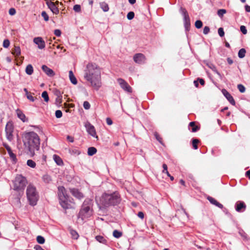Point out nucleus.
Returning <instances> with one entry per match:
<instances>
[{
  "label": "nucleus",
  "instance_id": "28",
  "mask_svg": "<svg viewBox=\"0 0 250 250\" xmlns=\"http://www.w3.org/2000/svg\"><path fill=\"white\" fill-rule=\"evenodd\" d=\"M97 152V149L94 147H90L88 148L87 154L89 156H92Z\"/></svg>",
  "mask_w": 250,
  "mask_h": 250
},
{
  "label": "nucleus",
  "instance_id": "5",
  "mask_svg": "<svg viewBox=\"0 0 250 250\" xmlns=\"http://www.w3.org/2000/svg\"><path fill=\"white\" fill-rule=\"evenodd\" d=\"M92 214L91 203L89 200H85L82 206L81 209L78 214V218H81L82 220L90 217Z\"/></svg>",
  "mask_w": 250,
  "mask_h": 250
},
{
  "label": "nucleus",
  "instance_id": "57",
  "mask_svg": "<svg viewBox=\"0 0 250 250\" xmlns=\"http://www.w3.org/2000/svg\"><path fill=\"white\" fill-rule=\"evenodd\" d=\"M54 34L57 36L60 37L61 35V31L59 29H56L54 30Z\"/></svg>",
  "mask_w": 250,
  "mask_h": 250
},
{
  "label": "nucleus",
  "instance_id": "21",
  "mask_svg": "<svg viewBox=\"0 0 250 250\" xmlns=\"http://www.w3.org/2000/svg\"><path fill=\"white\" fill-rule=\"evenodd\" d=\"M12 53L16 57H19L21 53V48L20 46H15L13 49H12Z\"/></svg>",
  "mask_w": 250,
  "mask_h": 250
},
{
  "label": "nucleus",
  "instance_id": "51",
  "mask_svg": "<svg viewBox=\"0 0 250 250\" xmlns=\"http://www.w3.org/2000/svg\"><path fill=\"white\" fill-rule=\"evenodd\" d=\"M218 33L219 36L221 37H223L225 35L224 29L223 28L220 27L218 30Z\"/></svg>",
  "mask_w": 250,
  "mask_h": 250
},
{
  "label": "nucleus",
  "instance_id": "37",
  "mask_svg": "<svg viewBox=\"0 0 250 250\" xmlns=\"http://www.w3.org/2000/svg\"><path fill=\"white\" fill-rule=\"evenodd\" d=\"M37 241L39 244H43L45 242V239L43 237L39 235L37 237Z\"/></svg>",
  "mask_w": 250,
  "mask_h": 250
},
{
  "label": "nucleus",
  "instance_id": "50",
  "mask_svg": "<svg viewBox=\"0 0 250 250\" xmlns=\"http://www.w3.org/2000/svg\"><path fill=\"white\" fill-rule=\"evenodd\" d=\"M62 112L60 110H57L55 112V116L57 118H60L62 117Z\"/></svg>",
  "mask_w": 250,
  "mask_h": 250
},
{
  "label": "nucleus",
  "instance_id": "14",
  "mask_svg": "<svg viewBox=\"0 0 250 250\" xmlns=\"http://www.w3.org/2000/svg\"><path fill=\"white\" fill-rule=\"evenodd\" d=\"M70 192L73 196L79 200H81L84 197L83 194L77 188H70Z\"/></svg>",
  "mask_w": 250,
  "mask_h": 250
},
{
  "label": "nucleus",
  "instance_id": "9",
  "mask_svg": "<svg viewBox=\"0 0 250 250\" xmlns=\"http://www.w3.org/2000/svg\"><path fill=\"white\" fill-rule=\"evenodd\" d=\"M117 82L121 88L125 91L129 93L132 92L131 87L124 79L122 78H119L117 79Z\"/></svg>",
  "mask_w": 250,
  "mask_h": 250
},
{
  "label": "nucleus",
  "instance_id": "39",
  "mask_svg": "<svg viewBox=\"0 0 250 250\" xmlns=\"http://www.w3.org/2000/svg\"><path fill=\"white\" fill-rule=\"evenodd\" d=\"M195 26L197 29L201 28L203 26V23L201 21L197 20L195 21Z\"/></svg>",
  "mask_w": 250,
  "mask_h": 250
},
{
  "label": "nucleus",
  "instance_id": "20",
  "mask_svg": "<svg viewBox=\"0 0 250 250\" xmlns=\"http://www.w3.org/2000/svg\"><path fill=\"white\" fill-rule=\"evenodd\" d=\"M207 199L210 202L211 204L215 205L219 208H223V205L217 202V200H216L214 198L210 196H208L207 197Z\"/></svg>",
  "mask_w": 250,
  "mask_h": 250
},
{
  "label": "nucleus",
  "instance_id": "4",
  "mask_svg": "<svg viewBox=\"0 0 250 250\" xmlns=\"http://www.w3.org/2000/svg\"><path fill=\"white\" fill-rule=\"evenodd\" d=\"M26 193L29 204L33 206H35L39 198L36 187L29 184L27 187Z\"/></svg>",
  "mask_w": 250,
  "mask_h": 250
},
{
  "label": "nucleus",
  "instance_id": "43",
  "mask_svg": "<svg viewBox=\"0 0 250 250\" xmlns=\"http://www.w3.org/2000/svg\"><path fill=\"white\" fill-rule=\"evenodd\" d=\"M237 88L239 91L241 93H244L246 90L245 86L241 84H238L237 85Z\"/></svg>",
  "mask_w": 250,
  "mask_h": 250
},
{
  "label": "nucleus",
  "instance_id": "6",
  "mask_svg": "<svg viewBox=\"0 0 250 250\" xmlns=\"http://www.w3.org/2000/svg\"><path fill=\"white\" fill-rule=\"evenodd\" d=\"M27 184L26 177L21 174H17L13 181V189L18 192H23Z\"/></svg>",
  "mask_w": 250,
  "mask_h": 250
},
{
  "label": "nucleus",
  "instance_id": "60",
  "mask_svg": "<svg viewBox=\"0 0 250 250\" xmlns=\"http://www.w3.org/2000/svg\"><path fill=\"white\" fill-rule=\"evenodd\" d=\"M106 122L108 125H111L113 123L112 120L110 118H107L106 119Z\"/></svg>",
  "mask_w": 250,
  "mask_h": 250
},
{
  "label": "nucleus",
  "instance_id": "40",
  "mask_svg": "<svg viewBox=\"0 0 250 250\" xmlns=\"http://www.w3.org/2000/svg\"><path fill=\"white\" fill-rule=\"evenodd\" d=\"M42 16L43 17L44 20L45 21H47L49 20V16L45 11H42L41 14Z\"/></svg>",
  "mask_w": 250,
  "mask_h": 250
},
{
  "label": "nucleus",
  "instance_id": "42",
  "mask_svg": "<svg viewBox=\"0 0 250 250\" xmlns=\"http://www.w3.org/2000/svg\"><path fill=\"white\" fill-rule=\"evenodd\" d=\"M226 12L227 11L225 9H219L217 12V14L219 17H222L224 15V14L226 13Z\"/></svg>",
  "mask_w": 250,
  "mask_h": 250
},
{
  "label": "nucleus",
  "instance_id": "62",
  "mask_svg": "<svg viewBox=\"0 0 250 250\" xmlns=\"http://www.w3.org/2000/svg\"><path fill=\"white\" fill-rule=\"evenodd\" d=\"M4 146H5V148L6 149V150H7V152H10V151H12V150H11V149L10 147L8 145H6V144H4Z\"/></svg>",
  "mask_w": 250,
  "mask_h": 250
},
{
  "label": "nucleus",
  "instance_id": "18",
  "mask_svg": "<svg viewBox=\"0 0 250 250\" xmlns=\"http://www.w3.org/2000/svg\"><path fill=\"white\" fill-rule=\"evenodd\" d=\"M246 206L245 204L242 201H238L235 204V209L237 212H242L245 210Z\"/></svg>",
  "mask_w": 250,
  "mask_h": 250
},
{
  "label": "nucleus",
  "instance_id": "61",
  "mask_svg": "<svg viewBox=\"0 0 250 250\" xmlns=\"http://www.w3.org/2000/svg\"><path fill=\"white\" fill-rule=\"evenodd\" d=\"M34 249L36 250H43L41 246H40V245H35L34 246Z\"/></svg>",
  "mask_w": 250,
  "mask_h": 250
},
{
  "label": "nucleus",
  "instance_id": "11",
  "mask_svg": "<svg viewBox=\"0 0 250 250\" xmlns=\"http://www.w3.org/2000/svg\"><path fill=\"white\" fill-rule=\"evenodd\" d=\"M53 93L56 97L55 100L56 104L58 106H61V104L62 102V93L57 89H55L53 91Z\"/></svg>",
  "mask_w": 250,
  "mask_h": 250
},
{
  "label": "nucleus",
  "instance_id": "2",
  "mask_svg": "<svg viewBox=\"0 0 250 250\" xmlns=\"http://www.w3.org/2000/svg\"><path fill=\"white\" fill-rule=\"evenodd\" d=\"M22 141L25 149L32 156L35 151L40 148V139L39 135L33 131L25 132L22 135Z\"/></svg>",
  "mask_w": 250,
  "mask_h": 250
},
{
  "label": "nucleus",
  "instance_id": "3",
  "mask_svg": "<svg viewBox=\"0 0 250 250\" xmlns=\"http://www.w3.org/2000/svg\"><path fill=\"white\" fill-rule=\"evenodd\" d=\"M120 196L117 192H114L110 194L104 193L100 199L99 205L100 208H104L110 206L117 205L120 203Z\"/></svg>",
  "mask_w": 250,
  "mask_h": 250
},
{
  "label": "nucleus",
  "instance_id": "59",
  "mask_svg": "<svg viewBox=\"0 0 250 250\" xmlns=\"http://www.w3.org/2000/svg\"><path fill=\"white\" fill-rule=\"evenodd\" d=\"M138 216L141 218V219H143L144 218V214L143 212L142 211H139L138 213V214H137Z\"/></svg>",
  "mask_w": 250,
  "mask_h": 250
},
{
  "label": "nucleus",
  "instance_id": "44",
  "mask_svg": "<svg viewBox=\"0 0 250 250\" xmlns=\"http://www.w3.org/2000/svg\"><path fill=\"white\" fill-rule=\"evenodd\" d=\"M198 143H199V140L198 139H195L192 140L193 147L195 149H197L198 148L197 144Z\"/></svg>",
  "mask_w": 250,
  "mask_h": 250
},
{
  "label": "nucleus",
  "instance_id": "46",
  "mask_svg": "<svg viewBox=\"0 0 250 250\" xmlns=\"http://www.w3.org/2000/svg\"><path fill=\"white\" fill-rule=\"evenodd\" d=\"M10 45V41L8 39H5L3 42V46L4 48H8Z\"/></svg>",
  "mask_w": 250,
  "mask_h": 250
},
{
  "label": "nucleus",
  "instance_id": "53",
  "mask_svg": "<svg viewBox=\"0 0 250 250\" xmlns=\"http://www.w3.org/2000/svg\"><path fill=\"white\" fill-rule=\"evenodd\" d=\"M12 133L13 132H6V136H7V138L9 141H11L12 140V139H13Z\"/></svg>",
  "mask_w": 250,
  "mask_h": 250
},
{
  "label": "nucleus",
  "instance_id": "16",
  "mask_svg": "<svg viewBox=\"0 0 250 250\" xmlns=\"http://www.w3.org/2000/svg\"><path fill=\"white\" fill-rule=\"evenodd\" d=\"M42 71L49 77H53L55 75L54 71L45 65H42Z\"/></svg>",
  "mask_w": 250,
  "mask_h": 250
},
{
  "label": "nucleus",
  "instance_id": "64",
  "mask_svg": "<svg viewBox=\"0 0 250 250\" xmlns=\"http://www.w3.org/2000/svg\"><path fill=\"white\" fill-rule=\"evenodd\" d=\"M245 10L248 12H250V6L246 5L245 6Z\"/></svg>",
  "mask_w": 250,
  "mask_h": 250
},
{
  "label": "nucleus",
  "instance_id": "45",
  "mask_svg": "<svg viewBox=\"0 0 250 250\" xmlns=\"http://www.w3.org/2000/svg\"><path fill=\"white\" fill-rule=\"evenodd\" d=\"M134 17V13L132 11H130L128 13L127 15V18L129 20L133 19Z\"/></svg>",
  "mask_w": 250,
  "mask_h": 250
},
{
  "label": "nucleus",
  "instance_id": "36",
  "mask_svg": "<svg viewBox=\"0 0 250 250\" xmlns=\"http://www.w3.org/2000/svg\"><path fill=\"white\" fill-rule=\"evenodd\" d=\"M43 181L46 183H49L51 181V178L48 175H44L42 177Z\"/></svg>",
  "mask_w": 250,
  "mask_h": 250
},
{
  "label": "nucleus",
  "instance_id": "58",
  "mask_svg": "<svg viewBox=\"0 0 250 250\" xmlns=\"http://www.w3.org/2000/svg\"><path fill=\"white\" fill-rule=\"evenodd\" d=\"M27 98L28 100L32 102H34L35 101V98L34 97H33L31 95L27 94Z\"/></svg>",
  "mask_w": 250,
  "mask_h": 250
},
{
  "label": "nucleus",
  "instance_id": "52",
  "mask_svg": "<svg viewBox=\"0 0 250 250\" xmlns=\"http://www.w3.org/2000/svg\"><path fill=\"white\" fill-rule=\"evenodd\" d=\"M154 135L155 136L156 139L161 144H162V139L160 136V135L157 133H155Z\"/></svg>",
  "mask_w": 250,
  "mask_h": 250
},
{
  "label": "nucleus",
  "instance_id": "22",
  "mask_svg": "<svg viewBox=\"0 0 250 250\" xmlns=\"http://www.w3.org/2000/svg\"><path fill=\"white\" fill-rule=\"evenodd\" d=\"M69 77L71 82L73 84H76L77 83V80L71 70L69 71Z\"/></svg>",
  "mask_w": 250,
  "mask_h": 250
},
{
  "label": "nucleus",
  "instance_id": "26",
  "mask_svg": "<svg viewBox=\"0 0 250 250\" xmlns=\"http://www.w3.org/2000/svg\"><path fill=\"white\" fill-rule=\"evenodd\" d=\"M13 126L11 122L7 123L5 126L6 132H13Z\"/></svg>",
  "mask_w": 250,
  "mask_h": 250
},
{
  "label": "nucleus",
  "instance_id": "23",
  "mask_svg": "<svg viewBox=\"0 0 250 250\" xmlns=\"http://www.w3.org/2000/svg\"><path fill=\"white\" fill-rule=\"evenodd\" d=\"M53 159L56 163L59 166L63 165V161L60 156L54 154L53 156Z\"/></svg>",
  "mask_w": 250,
  "mask_h": 250
},
{
  "label": "nucleus",
  "instance_id": "24",
  "mask_svg": "<svg viewBox=\"0 0 250 250\" xmlns=\"http://www.w3.org/2000/svg\"><path fill=\"white\" fill-rule=\"evenodd\" d=\"M207 65L209 67L214 73H215L220 78L222 77L221 74L217 71L215 66L212 63H208Z\"/></svg>",
  "mask_w": 250,
  "mask_h": 250
},
{
  "label": "nucleus",
  "instance_id": "31",
  "mask_svg": "<svg viewBox=\"0 0 250 250\" xmlns=\"http://www.w3.org/2000/svg\"><path fill=\"white\" fill-rule=\"evenodd\" d=\"M246 51L244 48H242L239 50L238 56L240 58H243L245 56Z\"/></svg>",
  "mask_w": 250,
  "mask_h": 250
},
{
  "label": "nucleus",
  "instance_id": "10",
  "mask_svg": "<svg viewBox=\"0 0 250 250\" xmlns=\"http://www.w3.org/2000/svg\"><path fill=\"white\" fill-rule=\"evenodd\" d=\"M85 127L88 133L92 137L98 139V136L96 135V132L95 127L90 123H87L85 125Z\"/></svg>",
  "mask_w": 250,
  "mask_h": 250
},
{
  "label": "nucleus",
  "instance_id": "12",
  "mask_svg": "<svg viewBox=\"0 0 250 250\" xmlns=\"http://www.w3.org/2000/svg\"><path fill=\"white\" fill-rule=\"evenodd\" d=\"M134 61L137 63H144L146 60L145 55L142 53L136 54L133 57Z\"/></svg>",
  "mask_w": 250,
  "mask_h": 250
},
{
  "label": "nucleus",
  "instance_id": "32",
  "mask_svg": "<svg viewBox=\"0 0 250 250\" xmlns=\"http://www.w3.org/2000/svg\"><path fill=\"white\" fill-rule=\"evenodd\" d=\"M27 165L28 167L34 168L36 167V164L32 160H28L27 161Z\"/></svg>",
  "mask_w": 250,
  "mask_h": 250
},
{
  "label": "nucleus",
  "instance_id": "29",
  "mask_svg": "<svg viewBox=\"0 0 250 250\" xmlns=\"http://www.w3.org/2000/svg\"><path fill=\"white\" fill-rule=\"evenodd\" d=\"M189 125L191 127H192V132H195L199 129V127L197 125H195V123L194 122H191L189 123Z\"/></svg>",
  "mask_w": 250,
  "mask_h": 250
},
{
  "label": "nucleus",
  "instance_id": "27",
  "mask_svg": "<svg viewBox=\"0 0 250 250\" xmlns=\"http://www.w3.org/2000/svg\"><path fill=\"white\" fill-rule=\"evenodd\" d=\"M100 7L104 12H107L109 10L108 4L105 2H101Z\"/></svg>",
  "mask_w": 250,
  "mask_h": 250
},
{
  "label": "nucleus",
  "instance_id": "25",
  "mask_svg": "<svg viewBox=\"0 0 250 250\" xmlns=\"http://www.w3.org/2000/svg\"><path fill=\"white\" fill-rule=\"evenodd\" d=\"M33 67L31 64H28L25 68V72L27 75H31L33 73Z\"/></svg>",
  "mask_w": 250,
  "mask_h": 250
},
{
  "label": "nucleus",
  "instance_id": "49",
  "mask_svg": "<svg viewBox=\"0 0 250 250\" xmlns=\"http://www.w3.org/2000/svg\"><path fill=\"white\" fill-rule=\"evenodd\" d=\"M73 10L76 12H80L81 10V6L78 4H76L73 6Z\"/></svg>",
  "mask_w": 250,
  "mask_h": 250
},
{
  "label": "nucleus",
  "instance_id": "35",
  "mask_svg": "<svg viewBox=\"0 0 250 250\" xmlns=\"http://www.w3.org/2000/svg\"><path fill=\"white\" fill-rule=\"evenodd\" d=\"M42 97L44 99L45 102H48L49 101L48 95L46 91H44L42 93Z\"/></svg>",
  "mask_w": 250,
  "mask_h": 250
},
{
  "label": "nucleus",
  "instance_id": "47",
  "mask_svg": "<svg viewBox=\"0 0 250 250\" xmlns=\"http://www.w3.org/2000/svg\"><path fill=\"white\" fill-rule=\"evenodd\" d=\"M42 165H44L46 161V156L43 154L42 155L41 160H39Z\"/></svg>",
  "mask_w": 250,
  "mask_h": 250
},
{
  "label": "nucleus",
  "instance_id": "17",
  "mask_svg": "<svg viewBox=\"0 0 250 250\" xmlns=\"http://www.w3.org/2000/svg\"><path fill=\"white\" fill-rule=\"evenodd\" d=\"M222 92L227 100L230 102L232 105H235V102L232 96L229 93V92L226 89H223L222 90Z\"/></svg>",
  "mask_w": 250,
  "mask_h": 250
},
{
  "label": "nucleus",
  "instance_id": "55",
  "mask_svg": "<svg viewBox=\"0 0 250 250\" xmlns=\"http://www.w3.org/2000/svg\"><path fill=\"white\" fill-rule=\"evenodd\" d=\"M240 30L244 34H246L247 33V30L246 28V27L244 25L240 26Z\"/></svg>",
  "mask_w": 250,
  "mask_h": 250
},
{
  "label": "nucleus",
  "instance_id": "19",
  "mask_svg": "<svg viewBox=\"0 0 250 250\" xmlns=\"http://www.w3.org/2000/svg\"><path fill=\"white\" fill-rule=\"evenodd\" d=\"M16 113L17 116L20 118L23 122H26L28 121V119L26 118L24 114L20 109H17Z\"/></svg>",
  "mask_w": 250,
  "mask_h": 250
},
{
  "label": "nucleus",
  "instance_id": "38",
  "mask_svg": "<svg viewBox=\"0 0 250 250\" xmlns=\"http://www.w3.org/2000/svg\"><path fill=\"white\" fill-rule=\"evenodd\" d=\"M113 235L115 238H118L121 237V236L122 235V233L120 231H119L117 230H115L113 232Z\"/></svg>",
  "mask_w": 250,
  "mask_h": 250
},
{
  "label": "nucleus",
  "instance_id": "41",
  "mask_svg": "<svg viewBox=\"0 0 250 250\" xmlns=\"http://www.w3.org/2000/svg\"><path fill=\"white\" fill-rule=\"evenodd\" d=\"M163 170L162 171V172L163 173H166L167 176H169V173L167 170V166L166 164H164L163 165Z\"/></svg>",
  "mask_w": 250,
  "mask_h": 250
},
{
  "label": "nucleus",
  "instance_id": "34",
  "mask_svg": "<svg viewBox=\"0 0 250 250\" xmlns=\"http://www.w3.org/2000/svg\"><path fill=\"white\" fill-rule=\"evenodd\" d=\"M8 153L10 156V158L12 160V161L13 162H14V163H16L17 162V158H16V155L12 152V151H11L8 152Z\"/></svg>",
  "mask_w": 250,
  "mask_h": 250
},
{
  "label": "nucleus",
  "instance_id": "63",
  "mask_svg": "<svg viewBox=\"0 0 250 250\" xmlns=\"http://www.w3.org/2000/svg\"><path fill=\"white\" fill-rule=\"evenodd\" d=\"M198 80L199 81V83L201 85H204L205 84V81L203 79L198 78Z\"/></svg>",
  "mask_w": 250,
  "mask_h": 250
},
{
  "label": "nucleus",
  "instance_id": "33",
  "mask_svg": "<svg viewBox=\"0 0 250 250\" xmlns=\"http://www.w3.org/2000/svg\"><path fill=\"white\" fill-rule=\"evenodd\" d=\"M95 238L97 241L103 244L105 243L106 241V240L104 238V237L101 235L96 236Z\"/></svg>",
  "mask_w": 250,
  "mask_h": 250
},
{
  "label": "nucleus",
  "instance_id": "56",
  "mask_svg": "<svg viewBox=\"0 0 250 250\" xmlns=\"http://www.w3.org/2000/svg\"><path fill=\"white\" fill-rule=\"evenodd\" d=\"M16 10L14 8H11L9 10V14L11 16L14 15L16 14Z\"/></svg>",
  "mask_w": 250,
  "mask_h": 250
},
{
  "label": "nucleus",
  "instance_id": "13",
  "mask_svg": "<svg viewBox=\"0 0 250 250\" xmlns=\"http://www.w3.org/2000/svg\"><path fill=\"white\" fill-rule=\"evenodd\" d=\"M46 4L51 12L55 15H57L59 13V8L56 6V4L53 1H47Z\"/></svg>",
  "mask_w": 250,
  "mask_h": 250
},
{
  "label": "nucleus",
  "instance_id": "30",
  "mask_svg": "<svg viewBox=\"0 0 250 250\" xmlns=\"http://www.w3.org/2000/svg\"><path fill=\"white\" fill-rule=\"evenodd\" d=\"M70 233L72 236V237L74 239H78L79 235L78 233V232L73 229H71L70 231Z\"/></svg>",
  "mask_w": 250,
  "mask_h": 250
},
{
  "label": "nucleus",
  "instance_id": "1",
  "mask_svg": "<svg viewBox=\"0 0 250 250\" xmlns=\"http://www.w3.org/2000/svg\"><path fill=\"white\" fill-rule=\"evenodd\" d=\"M84 78L90 83V86L98 90L102 85L100 66L95 63L89 62L84 70Z\"/></svg>",
  "mask_w": 250,
  "mask_h": 250
},
{
  "label": "nucleus",
  "instance_id": "7",
  "mask_svg": "<svg viewBox=\"0 0 250 250\" xmlns=\"http://www.w3.org/2000/svg\"><path fill=\"white\" fill-rule=\"evenodd\" d=\"M58 194L61 206L65 209L71 208L70 205L68 203V196L65 188L63 186L58 187Z\"/></svg>",
  "mask_w": 250,
  "mask_h": 250
},
{
  "label": "nucleus",
  "instance_id": "15",
  "mask_svg": "<svg viewBox=\"0 0 250 250\" xmlns=\"http://www.w3.org/2000/svg\"><path fill=\"white\" fill-rule=\"evenodd\" d=\"M33 42L38 45V47L40 49H43L45 46V42L41 37L35 38L33 40Z\"/></svg>",
  "mask_w": 250,
  "mask_h": 250
},
{
  "label": "nucleus",
  "instance_id": "54",
  "mask_svg": "<svg viewBox=\"0 0 250 250\" xmlns=\"http://www.w3.org/2000/svg\"><path fill=\"white\" fill-rule=\"evenodd\" d=\"M209 31H210V29H209V27L205 26V27H204V29H203V33L205 35H207L209 32Z\"/></svg>",
  "mask_w": 250,
  "mask_h": 250
},
{
  "label": "nucleus",
  "instance_id": "8",
  "mask_svg": "<svg viewBox=\"0 0 250 250\" xmlns=\"http://www.w3.org/2000/svg\"><path fill=\"white\" fill-rule=\"evenodd\" d=\"M180 11L181 13L183 15L184 17L185 26L186 28H188V27H189L190 25V19L188 13V12L185 8L183 7L180 8Z\"/></svg>",
  "mask_w": 250,
  "mask_h": 250
},
{
  "label": "nucleus",
  "instance_id": "48",
  "mask_svg": "<svg viewBox=\"0 0 250 250\" xmlns=\"http://www.w3.org/2000/svg\"><path fill=\"white\" fill-rule=\"evenodd\" d=\"M83 106L85 109L88 110L90 108V104L87 101H84L83 104Z\"/></svg>",
  "mask_w": 250,
  "mask_h": 250
}]
</instances>
